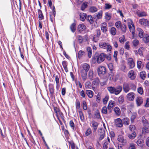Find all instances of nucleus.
I'll return each mask as SVG.
<instances>
[{
  "mask_svg": "<svg viewBox=\"0 0 149 149\" xmlns=\"http://www.w3.org/2000/svg\"><path fill=\"white\" fill-rule=\"evenodd\" d=\"M85 87L86 88L90 89L91 88V83L90 81H87L85 84Z\"/></svg>",
  "mask_w": 149,
  "mask_h": 149,
  "instance_id": "obj_45",
  "label": "nucleus"
},
{
  "mask_svg": "<svg viewBox=\"0 0 149 149\" xmlns=\"http://www.w3.org/2000/svg\"><path fill=\"white\" fill-rule=\"evenodd\" d=\"M127 64L129 66L130 68L132 69L135 66V63L133 59L131 58H129L127 60Z\"/></svg>",
  "mask_w": 149,
  "mask_h": 149,
  "instance_id": "obj_8",
  "label": "nucleus"
},
{
  "mask_svg": "<svg viewBox=\"0 0 149 149\" xmlns=\"http://www.w3.org/2000/svg\"><path fill=\"white\" fill-rule=\"evenodd\" d=\"M132 43L134 47H136L139 44V41L137 39L134 40L132 42Z\"/></svg>",
  "mask_w": 149,
  "mask_h": 149,
  "instance_id": "obj_44",
  "label": "nucleus"
},
{
  "mask_svg": "<svg viewBox=\"0 0 149 149\" xmlns=\"http://www.w3.org/2000/svg\"><path fill=\"white\" fill-rule=\"evenodd\" d=\"M123 121L124 125H128L130 124V119L128 118H124L123 119Z\"/></svg>",
  "mask_w": 149,
  "mask_h": 149,
  "instance_id": "obj_31",
  "label": "nucleus"
},
{
  "mask_svg": "<svg viewBox=\"0 0 149 149\" xmlns=\"http://www.w3.org/2000/svg\"><path fill=\"white\" fill-rule=\"evenodd\" d=\"M49 90L51 96H53L54 93V88L52 84H49Z\"/></svg>",
  "mask_w": 149,
  "mask_h": 149,
  "instance_id": "obj_15",
  "label": "nucleus"
},
{
  "mask_svg": "<svg viewBox=\"0 0 149 149\" xmlns=\"http://www.w3.org/2000/svg\"><path fill=\"white\" fill-rule=\"evenodd\" d=\"M144 50V48L143 47H140L138 50L139 54L140 56H143V52Z\"/></svg>",
  "mask_w": 149,
  "mask_h": 149,
  "instance_id": "obj_46",
  "label": "nucleus"
},
{
  "mask_svg": "<svg viewBox=\"0 0 149 149\" xmlns=\"http://www.w3.org/2000/svg\"><path fill=\"white\" fill-rule=\"evenodd\" d=\"M129 28H134V26L132 21L130 19L128 20L127 22Z\"/></svg>",
  "mask_w": 149,
  "mask_h": 149,
  "instance_id": "obj_23",
  "label": "nucleus"
},
{
  "mask_svg": "<svg viewBox=\"0 0 149 149\" xmlns=\"http://www.w3.org/2000/svg\"><path fill=\"white\" fill-rule=\"evenodd\" d=\"M117 139L118 141L122 143L123 145H125L127 143V140L125 139L124 136L122 135L118 136Z\"/></svg>",
  "mask_w": 149,
  "mask_h": 149,
  "instance_id": "obj_7",
  "label": "nucleus"
},
{
  "mask_svg": "<svg viewBox=\"0 0 149 149\" xmlns=\"http://www.w3.org/2000/svg\"><path fill=\"white\" fill-rule=\"evenodd\" d=\"M135 94L133 92H130L127 95L126 97L127 99L130 101H133L135 97Z\"/></svg>",
  "mask_w": 149,
  "mask_h": 149,
  "instance_id": "obj_10",
  "label": "nucleus"
},
{
  "mask_svg": "<svg viewBox=\"0 0 149 149\" xmlns=\"http://www.w3.org/2000/svg\"><path fill=\"white\" fill-rule=\"evenodd\" d=\"M101 99L100 97V95L98 93L97 95L96 96V102H99L100 101Z\"/></svg>",
  "mask_w": 149,
  "mask_h": 149,
  "instance_id": "obj_55",
  "label": "nucleus"
},
{
  "mask_svg": "<svg viewBox=\"0 0 149 149\" xmlns=\"http://www.w3.org/2000/svg\"><path fill=\"white\" fill-rule=\"evenodd\" d=\"M124 98L122 96H120L118 98V102L120 104L122 103L124 101Z\"/></svg>",
  "mask_w": 149,
  "mask_h": 149,
  "instance_id": "obj_61",
  "label": "nucleus"
},
{
  "mask_svg": "<svg viewBox=\"0 0 149 149\" xmlns=\"http://www.w3.org/2000/svg\"><path fill=\"white\" fill-rule=\"evenodd\" d=\"M125 38L124 36H123L122 37L119 38V42L121 43H123L124 42Z\"/></svg>",
  "mask_w": 149,
  "mask_h": 149,
  "instance_id": "obj_62",
  "label": "nucleus"
},
{
  "mask_svg": "<svg viewBox=\"0 0 149 149\" xmlns=\"http://www.w3.org/2000/svg\"><path fill=\"white\" fill-rule=\"evenodd\" d=\"M128 149H136L135 144L133 143H130Z\"/></svg>",
  "mask_w": 149,
  "mask_h": 149,
  "instance_id": "obj_56",
  "label": "nucleus"
},
{
  "mask_svg": "<svg viewBox=\"0 0 149 149\" xmlns=\"http://www.w3.org/2000/svg\"><path fill=\"white\" fill-rule=\"evenodd\" d=\"M79 112L80 119L81 121H83L84 119V117L83 113L81 111H79Z\"/></svg>",
  "mask_w": 149,
  "mask_h": 149,
  "instance_id": "obj_41",
  "label": "nucleus"
},
{
  "mask_svg": "<svg viewBox=\"0 0 149 149\" xmlns=\"http://www.w3.org/2000/svg\"><path fill=\"white\" fill-rule=\"evenodd\" d=\"M139 22L141 25L149 26V21L147 19L145 18L140 19L139 20Z\"/></svg>",
  "mask_w": 149,
  "mask_h": 149,
  "instance_id": "obj_6",
  "label": "nucleus"
},
{
  "mask_svg": "<svg viewBox=\"0 0 149 149\" xmlns=\"http://www.w3.org/2000/svg\"><path fill=\"white\" fill-rule=\"evenodd\" d=\"M128 76L131 79L133 80L135 78L136 74L134 70H131L129 72Z\"/></svg>",
  "mask_w": 149,
  "mask_h": 149,
  "instance_id": "obj_11",
  "label": "nucleus"
},
{
  "mask_svg": "<svg viewBox=\"0 0 149 149\" xmlns=\"http://www.w3.org/2000/svg\"><path fill=\"white\" fill-rule=\"evenodd\" d=\"M88 4V3L87 2H84L81 5V10L83 11L87 7Z\"/></svg>",
  "mask_w": 149,
  "mask_h": 149,
  "instance_id": "obj_27",
  "label": "nucleus"
},
{
  "mask_svg": "<svg viewBox=\"0 0 149 149\" xmlns=\"http://www.w3.org/2000/svg\"><path fill=\"white\" fill-rule=\"evenodd\" d=\"M137 67L138 69H140L143 66V64H142V62L140 61H138L137 62Z\"/></svg>",
  "mask_w": 149,
  "mask_h": 149,
  "instance_id": "obj_38",
  "label": "nucleus"
},
{
  "mask_svg": "<svg viewBox=\"0 0 149 149\" xmlns=\"http://www.w3.org/2000/svg\"><path fill=\"white\" fill-rule=\"evenodd\" d=\"M145 106L146 107H149V98H147Z\"/></svg>",
  "mask_w": 149,
  "mask_h": 149,
  "instance_id": "obj_64",
  "label": "nucleus"
},
{
  "mask_svg": "<svg viewBox=\"0 0 149 149\" xmlns=\"http://www.w3.org/2000/svg\"><path fill=\"white\" fill-rule=\"evenodd\" d=\"M141 122L143 126H147V127H148V126H149V123L148 120L145 118L144 116L142 117Z\"/></svg>",
  "mask_w": 149,
  "mask_h": 149,
  "instance_id": "obj_16",
  "label": "nucleus"
},
{
  "mask_svg": "<svg viewBox=\"0 0 149 149\" xmlns=\"http://www.w3.org/2000/svg\"><path fill=\"white\" fill-rule=\"evenodd\" d=\"M99 80L98 78L97 77L92 82V85L93 86H97L99 83Z\"/></svg>",
  "mask_w": 149,
  "mask_h": 149,
  "instance_id": "obj_28",
  "label": "nucleus"
},
{
  "mask_svg": "<svg viewBox=\"0 0 149 149\" xmlns=\"http://www.w3.org/2000/svg\"><path fill=\"white\" fill-rule=\"evenodd\" d=\"M110 32L111 34L114 36L116 33V29H111Z\"/></svg>",
  "mask_w": 149,
  "mask_h": 149,
  "instance_id": "obj_52",
  "label": "nucleus"
},
{
  "mask_svg": "<svg viewBox=\"0 0 149 149\" xmlns=\"http://www.w3.org/2000/svg\"><path fill=\"white\" fill-rule=\"evenodd\" d=\"M94 115L95 116L96 118L98 119H99L101 118L100 113L98 110H97L95 111Z\"/></svg>",
  "mask_w": 149,
  "mask_h": 149,
  "instance_id": "obj_43",
  "label": "nucleus"
},
{
  "mask_svg": "<svg viewBox=\"0 0 149 149\" xmlns=\"http://www.w3.org/2000/svg\"><path fill=\"white\" fill-rule=\"evenodd\" d=\"M116 126L119 127H122L123 126V124L121 119L120 118H118L116 119L115 121Z\"/></svg>",
  "mask_w": 149,
  "mask_h": 149,
  "instance_id": "obj_12",
  "label": "nucleus"
},
{
  "mask_svg": "<svg viewBox=\"0 0 149 149\" xmlns=\"http://www.w3.org/2000/svg\"><path fill=\"white\" fill-rule=\"evenodd\" d=\"M140 76L143 79H144L146 77V74L145 72H141L140 74Z\"/></svg>",
  "mask_w": 149,
  "mask_h": 149,
  "instance_id": "obj_42",
  "label": "nucleus"
},
{
  "mask_svg": "<svg viewBox=\"0 0 149 149\" xmlns=\"http://www.w3.org/2000/svg\"><path fill=\"white\" fill-rule=\"evenodd\" d=\"M102 11L100 10L99 12L97 13L96 15V17L97 19H101L102 17Z\"/></svg>",
  "mask_w": 149,
  "mask_h": 149,
  "instance_id": "obj_26",
  "label": "nucleus"
},
{
  "mask_svg": "<svg viewBox=\"0 0 149 149\" xmlns=\"http://www.w3.org/2000/svg\"><path fill=\"white\" fill-rule=\"evenodd\" d=\"M114 111L116 115L119 116L120 114V109L117 107H115L114 109Z\"/></svg>",
  "mask_w": 149,
  "mask_h": 149,
  "instance_id": "obj_34",
  "label": "nucleus"
},
{
  "mask_svg": "<svg viewBox=\"0 0 149 149\" xmlns=\"http://www.w3.org/2000/svg\"><path fill=\"white\" fill-rule=\"evenodd\" d=\"M117 28H126V26L124 25V26L123 27V25L122 24L121 22L120 21H117L115 24Z\"/></svg>",
  "mask_w": 149,
  "mask_h": 149,
  "instance_id": "obj_18",
  "label": "nucleus"
},
{
  "mask_svg": "<svg viewBox=\"0 0 149 149\" xmlns=\"http://www.w3.org/2000/svg\"><path fill=\"white\" fill-rule=\"evenodd\" d=\"M137 30L139 31V36L140 38H142L144 37V33L141 29H137Z\"/></svg>",
  "mask_w": 149,
  "mask_h": 149,
  "instance_id": "obj_25",
  "label": "nucleus"
},
{
  "mask_svg": "<svg viewBox=\"0 0 149 149\" xmlns=\"http://www.w3.org/2000/svg\"><path fill=\"white\" fill-rule=\"evenodd\" d=\"M86 19L90 24H92L94 22L93 19L91 15H88L86 18Z\"/></svg>",
  "mask_w": 149,
  "mask_h": 149,
  "instance_id": "obj_33",
  "label": "nucleus"
},
{
  "mask_svg": "<svg viewBox=\"0 0 149 149\" xmlns=\"http://www.w3.org/2000/svg\"><path fill=\"white\" fill-rule=\"evenodd\" d=\"M131 89L134 91L136 90V86L133 84H131L130 86Z\"/></svg>",
  "mask_w": 149,
  "mask_h": 149,
  "instance_id": "obj_63",
  "label": "nucleus"
},
{
  "mask_svg": "<svg viewBox=\"0 0 149 149\" xmlns=\"http://www.w3.org/2000/svg\"><path fill=\"white\" fill-rule=\"evenodd\" d=\"M93 72L92 70H90L89 72L88 77L90 79L92 80L93 79Z\"/></svg>",
  "mask_w": 149,
  "mask_h": 149,
  "instance_id": "obj_37",
  "label": "nucleus"
},
{
  "mask_svg": "<svg viewBox=\"0 0 149 149\" xmlns=\"http://www.w3.org/2000/svg\"><path fill=\"white\" fill-rule=\"evenodd\" d=\"M112 7V6L108 3H106L105 6V9H109Z\"/></svg>",
  "mask_w": 149,
  "mask_h": 149,
  "instance_id": "obj_57",
  "label": "nucleus"
},
{
  "mask_svg": "<svg viewBox=\"0 0 149 149\" xmlns=\"http://www.w3.org/2000/svg\"><path fill=\"white\" fill-rule=\"evenodd\" d=\"M99 45L101 48L106 49L108 52L111 51L112 47L108 43L100 42L99 43Z\"/></svg>",
  "mask_w": 149,
  "mask_h": 149,
  "instance_id": "obj_3",
  "label": "nucleus"
},
{
  "mask_svg": "<svg viewBox=\"0 0 149 149\" xmlns=\"http://www.w3.org/2000/svg\"><path fill=\"white\" fill-rule=\"evenodd\" d=\"M97 8L95 6L91 7L89 8V11L92 13H94L97 11Z\"/></svg>",
  "mask_w": 149,
  "mask_h": 149,
  "instance_id": "obj_39",
  "label": "nucleus"
},
{
  "mask_svg": "<svg viewBox=\"0 0 149 149\" xmlns=\"http://www.w3.org/2000/svg\"><path fill=\"white\" fill-rule=\"evenodd\" d=\"M99 36L95 34L94 36V37L92 39V40L94 42H97L99 40Z\"/></svg>",
  "mask_w": 149,
  "mask_h": 149,
  "instance_id": "obj_40",
  "label": "nucleus"
},
{
  "mask_svg": "<svg viewBox=\"0 0 149 149\" xmlns=\"http://www.w3.org/2000/svg\"><path fill=\"white\" fill-rule=\"evenodd\" d=\"M149 126L148 127L147 126H143L142 128V132L143 134H145L146 133L148 132H149Z\"/></svg>",
  "mask_w": 149,
  "mask_h": 149,
  "instance_id": "obj_24",
  "label": "nucleus"
},
{
  "mask_svg": "<svg viewBox=\"0 0 149 149\" xmlns=\"http://www.w3.org/2000/svg\"><path fill=\"white\" fill-rule=\"evenodd\" d=\"M84 53V52L80 50L79 51V53H78V57L80 59L81 57V56L83 55Z\"/></svg>",
  "mask_w": 149,
  "mask_h": 149,
  "instance_id": "obj_60",
  "label": "nucleus"
},
{
  "mask_svg": "<svg viewBox=\"0 0 149 149\" xmlns=\"http://www.w3.org/2000/svg\"><path fill=\"white\" fill-rule=\"evenodd\" d=\"M95 55L97 61L98 63H100L104 60L105 57V54L103 53H101L100 54H96Z\"/></svg>",
  "mask_w": 149,
  "mask_h": 149,
  "instance_id": "obj_4",
  "label": "nucleus"
},
{
  "mask_svg": "<svg viewBox=\"0 0 149 149\" xmlns=\"http://www.w3.org/2000/svg\"><path fill=\"white\" fill-rule=\"evenodd\" d=\"M108 66L109 69V70L111 72L113 71V64L111 63H110L108 65Z\"/></svg>",
  "mask_w": 149,
  "mask_h": 149,
  "instance_id": "obj_48",
  "label": "nucleus"
},
{
  "mask_svg": "<svg viewBox=\"0 0 149 149\" xmlns=\"http://www.w3.org/2000/svg\"><path fill=\"white\" fill-rule=\"evenodd\" d=\"M107 89L111 93L117 95L121 92L123 89V87L120 85H118L115 87H108Z\"/></svg>",
  "mask_w": 149,
  "mask_h": 149,
  "instance_id": "obj_2",
  "label": "nucleus"
},
{
  "mask_svg": "<svg viewBox=\"0 0 149 149\" xmlns=\"http://www.w3.org/2000/svg\"><path fill=\"white\" fill-rule=\"evenodd\" d=\"M83 109L84 110H86L87 109L86 102L85 101H83L82 102Z\"/></svg>",
  "mask_w": 149,
  "mask_h": 149,
  "instance_id": "obj_50",
  "label": "nucleus"
},
{
  "mask_svg": "<svg viewBox=\"0 0 149 149\" xmlns=\"http://www.w3.org/2000/svg\"><path fill=\"white\" fill-rule=\"evenodd\" d=\"M86 14L84 13H81L80 14V19L81 21H84L86 18Z\"/></svg>",
  "mask_w": 149,
  "mask_h": 149,
  "instance_id": "obj_21",
  "label": "nucleus"
},
{
  "mask_svg": "<svg viewBox=\"0 0 149 149\" xmlns=\"http://www.w3.org/2000/svg\"><path fill=\"white\" fill-rule=\"evenodd\" d=\"M139 8L138 6L136 4H134L132 5V8H131L132 10L134 12V13L136 14V12L137 10H139L138 8Z\"/></svg>",
  "mask_w": 149,
  "mask_h": 149,
  "instance_id": "obj_19",
  "label": "nucleus"
},
{
  "mask_svg": "<svg viewBox=\"0 0 149 149\" xmlns=\"http://www.w3.org/2000/svg\"><path fill=\"white\" fill-rule=\"evenodd\" d=\"M97 72L99 76H102L106 73V68L104 66H100L97 69Z\"/></svg>",
  "mask_w": 149,
  "mask_h": 149,
  "instance_id": "obj_5",
  "label": "nucleus"
},
{
  "mask_svg": "<svg viewBox=\"0 0 149 149\" xmlns=\"http://www.w3.org/2000/svg\"><path fill=\"white\" fill-rule=\"evenodd\" d=\"M108 145L109 143L107 141L104 142L103 146V149H107Z\"/></svg>",
  "mask_w": 149,
  "mask_h": 149,
  "instance_id": "obj_51",
  "label": "nucleus"
},
{
  "mask_svg": "<svg viewBox=\"0 0 149 149\" xmlns=\"http://www.w3.org/2000/svg\"><path fill=\"white\" fill-rule=\"evenodd\" d=\"M87 50L88 52V57L89 58H90L91 57L92 54V51L91 48V47H88L87 48Z\"/></svg>",
  "mask_w": 149,
  "mask_h": 149,
  "instance_id": "obj_35",
  "label": "nucleus"
},
{
  "mask_svg": "<svg viewBox=\"0 0 149 149\" xmlns=\"http://www.w3.org/2000/svg\"><path fill=\"white\" fill-rule=\"evenodd\" d=\"M136 103L137 107L140 106L143 102V99L141 97H138L136 100Z\"/></svg>",
  "mask_w": 149,
  "mask_h": 149,
  "instance_id": "obj_13",
  "label": "nucleus"
},
{
  "mask_svg": "<svg viewBox=\"0 0 149 149\" xmlns=\"http://www.w3.org/2000/svg\"><path fill=\"white\" fill-rule=\"evenodd\" d=\"M122 87L124 91L126 93L129 92L130 90V85L127 83H124L123 84Z\"/></svg>",
  "mask_w": 149,
  "mask_h": 149,
  "instance_id": "obj_9",
  "label": "nucleus"
},
{
  "mask_svg": "<svg viewBox=\"0 0 149 149\" xmlns=\"http://www.w3.org/2000/svg\"><path fill=\"white\" fill-rule=\"evenodd\" d=\"M90 68V65L87 63H85L82 65V68L80 72L83 81H85L87 78V72L88 71Z\"/></svg>",
  "mask_w": 149,
  "mask_h": 149,
  "instance_id": "obj_1",
  "label": "nucleus"
},
{
  "mask_svg": "<svg viewBox=\"0 0 149 149\" xmlns=\"http://www.w3.org/2000/svg\"><path fill=\"white\" fill-rule=\"evenodd\" d=\"M129 41H127L126 42L125 45V47L127 49L129 50L130 49V45L129 44Z\"/></svg>",
  "mask_w": 149,
  "mask_h": 149,
  "instance_id": "obj_58",
  "label": "nucleus"
},
{
  "mask_svg": "<svg viewBox=\"0 0 149 149\" xmlns=\"http://www.w3.org/2000/svg\"><path fill=\"white\" fill-rule=\"evenodd\" d=\"M137 116V114L136 113H133L130 118L131 121V123H133L135 119L136 118Z\"/></svg>",
  "mask_w": 149,
  "mask_h": 149,
  "instance_id": "obj_36",
  "label": "nucleus"
},
{
  "mask_svg": "<svg viewBox=\"0 0 149 149\" xmlns=\"http://www.w3.org/2000/svg\"><path fill=\"white\" fill-rule=\"evenodd\" d=\"M86 92L89 98H91L93 97L94 93L92 91L90 90H86Z\"/></svg>",
  "mask_w": 149,
  "mask_h": 149,
  "instance_id": "obj_20",
  "label": "nucleus"
},
{
  "mask_svg": "<svg viewBox=\"0 0 149 149\" xmlns=\"http://www.w3.org/2000/svg\"><path fill=\"white\" fill-rule=\"evenodd\" d=\"M75 105L76 108L77 109H80L81 107L80 104V101L77 100H76Z\"/></svg>",
  "mask_w": 149,
  "mask_h": 149,
  "instance_id": "obj_49",
  "label": "nucleus"
},
{
  "mask_svg": "<svg viewBox=\"0 0 149 149\" xmlns=\"http://www.w3.org/2000/svg\"><path fill=\"white\" fill-rule=\"evenodd\" d=\"M136 136V134L135 132H133L131 134L128 135V137L131 139H134Z\"/></svg>",
  "mask_w": 149,
  "mask_h": 149,
  "instance_id": "obj_29",
  "label": "nucleus"
},
{
  "mask_svg": "<svg viewBox=\"0 0 149 149\" xmlns=\"http://www.w3.org/2000/svg\"><path fill=\"white\" fill-rule=\"evenodd\" d=\"M111 17V13L108 12H106L105 13V18L107 20L109 21L110 20Z\"/></svg>",
  "mask_w": 149,
  "mask_h": 149,
  "instance_id": "obj_22",
  "label": "nucleus"
},
{
  "mask_svg": "<svg viewBox=\"0 0 149 149\" xmlns=\"http://www.w3.org/2000/svg\"><path fill=\"white\" fill-rule=\"evenodd\" d=\"M98 123L97 122L93 121L92 122V127H93L94 132H95L97 128L98 125Z\"/></svg>",
  "mask_w": 149,
  "mask_h": 149,
  "instance_id": "obj_17",
  "label": "nucleus"
},
{
  "mask_svg": "<svg viewBox=\"0 0 149 149\" xmlns=\"http://www.w3.org/2000/svg\"><path fill=\"white\" fill-rule=\"evenodd\" d=\"M102 113L104 114H106L107 113V109L106 107L104 106L101 110Z\"/></svg>",
  "mask_w": 149,
  "mask_h": 149,
  "instance_id": "obj_47",
  "label": "nucleus"
},
{
  "mask_svg": "<svg viewBox=\"0 0 149 149\" xmlns=\"http://www.w3.org/2000/svg\"><path fill=\"white\" fill-rule=\"evenodd\" d=\"M117 54H118V52L117 51H114L113 56V57L115 58V60L116 61H117L118 60Z\"/></svg>",
  "mask_w": 149,
  "mask_h": 149,
  "instance_id": "obj_59",
  "label": "nucleus"
},
{
  "mask_svg": "<svg viewBox=\"0 0 149 149\" xmlns=\"http://www.w3.org/2000/svg\"><path fill=\"white\" fill-rule=\"evenodd\" d=\"M136 14L139 17H142L146 16L147 15L146 13L144 11L140 12V10H137L136 12Z\"/></svg>",
  "mask_w": 149,
  "mask_h": 149,
  "instance_id": "obj_14",
  "label": "nucleus"
},
{
  "mask_svg": "<svg viewBox=\"0 0 149 149\" xmlns=\"http://www.w3.org/2000/svg\"><path fill=\"white\" fill-rule=\"evenodd\" d=\"M137 91L138 93L142 95L143 93V90L141 87H139L138 88Z\"/></svg>",
  "mask_w": 149,
  "mask_h": 149,
  "instance_id": "obj_54",
  "label": "nucleus"
},
{
  "mask_svg": "<svg viewBox=\"0 0 149 149\" xmlns=\"http://www.w3.org/2000/svg\"><path fill=\"white\" fill-rule=\"evenodd\" d=\"M92 133V131L90 127L88 128L85 132V135L86 136L90 135Z\"/></svg>",
  "mask_w": 149,
  "mask_h": 149,
  "instance_id": "obj_32",
  "label": "nucleus"
},
{
  "mask_svg": "<svg viewBox=\"0 0 149 149\" xmlns=\"http://www.w3.org/2000/svg\"><path fill=\"white\" fill-rule=\"evenodd\" d=\"M69 125L70 127L73 130L74 129V124L72 120H71L69 122Z\"/></svg>",
  "mask_w": 149,
  "mask_h": 149,
  "instance_id": "obj_53",
  "label": "nucleus"
},
{
  "mask_svg": "<svg viewBox=\"0 0 149 149\" xmlns=\"http://www.w3.org/2000/svg\"><path fill=\"white\" fill-rule=\"evenodd\" d=\"M143 38V40L145 43H147L149 42V36L148 35L146 34Z\"/></svg>",
  "mask_w": 149,
  "mask_h": 149,
  "instance_id": "obj_30",
  "label": "nucleus"
}]
</instances>
